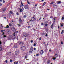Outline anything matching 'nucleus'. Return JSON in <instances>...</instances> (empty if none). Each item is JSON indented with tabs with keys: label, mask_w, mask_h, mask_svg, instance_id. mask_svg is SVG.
Segmentation results:
<instances>
[{
	"label": "nucleus",
	"mask_w": 64,
	"mask_h": 64,
	"mask_svg": "<svg viewBox=\"0 0 64 64\" xmlns=\"http://www.w3.org/2000/svg\"><path fill=\"white\" fill-rule=\"evenodd\" d=\"M20 49L23 51H24L26 49V47L25 46H22L20 47Z\"/></svg>",
	"instance_id": "nucleus-1"
},
{
	"label": "nucleus",
	"mask_w": 64,
	"mask_h": 64,
	"mask_svg": "<svg viewBox=\"0 0 64 64\" xmlns=\"http://www.w3.org/2000/svg\"><path fill=\"white\" fill-rule=\"evenodd\" d=\"M12 35L14 37L13 38V39H15V38L16 37V36H17V34L16 32H14L13 33Z\"/></svg>",
	"instance_id": "nucleus-2"
},
{
	"label": "nucleus",
	"mask_w": 64,
	"mask_h": 64,
	"mask_svg": "<svg viewBox=\"0 0 64 64\" xmlns=\"http://www.w3.org/2000/svg\"><path fill=\"white\" fill-rule=\"evenodd\" d=\"M12 30L13 32H14V33L15 32H16V30H15V29L14 28L13 26H12Z\"/></svg>",
	"instance_id": "nucleus-3"
},
{
	"label": "nucleus",
	"mask_w": 64,
	"mask_h": 64,
	"mask_svg": "<svg viewBox=\"0 0 64 64\" xmlns=\"http://www.w3.org/2000/svg\"><path fill=\"white\" fill-rule=\"evenodd\" d=\"M19 51L18 50H16L15 52V54L16 55H18L19 54Z\"/></svg>",
	"instance_id": "nucleus-4"
},
{
	"label": "nucleus",
	"mask_w": 64,
	"mask_h": 64,
	"mask_svg": "<svg viewBox=\"0 0 64 64\" xmlns=\"http://www.w3.org/2000/svg\"><path fill=\"white\" fill-rule=\"evenodd\" d=\"M6 32L8 34H10L11 33V32L9 30H6Z\"/></svg>",
	"instance_id": "nucleus-5"
},
{
	"label": "nucleus",
	"mask_w": 64,
	"mask_h": 64,
	"mask_svg": "<svg viewBox=\"0 0 64 64\" xmlns=\"http://www.w3.org/2000/svg\"><path fill=\"white\" fill-rule=\"evenodd\" d=\"M23 36L24 37H27V34L24 32L23 33Z\"/></svg>",
	"instance_id": "nucleus-6"
},
{
	"label": "nucleus",
	"mask_w": 64,
	"mask_h": 64,
	"mask_svg": "<svg viewBox=\"0 0 64 64\" xmlns=\"http://www.w3.org/2000/svg\"><path fill=\"white\" fill-rule=\"evenodd\" d=\"M14 38L12 37V36L11 35H10L8 37V39L10 40L12 39H13Z\"/></svg>",
	"instance_id": "nucleus-7"
},
{
	"label": "nucleus",
	"mask_w": 64,
	"mask_h": 64,
	"mask_svg": "<svg viewBox=\"0 0 64 64\" xmlns=\"http://www.w3.org/2000/svg\"><path fill=\"white\" fill-rule=\"evenodd\" d=\"M31 20L32 21H34V20H36V18H34V17H33L31 18Z\"/></svg>",
	"instance_id": "nucleus-8"
},
{
	"label": "nucleus",
	"mask_w": 64,
	"mask_h": 64,
	"mask_svg": "<svg viewBox=\"0 0 64 64\" xmlns=\"http://www.w3.org/2000/svg\"><path fill=\"white\" fill-rule=\"evenodd\" d=\"M25 9H28V6L27 5H26L24 6Z\"/></svg>",
	"instance_id": "nucleus-9"
},
{
	"label": "nucleus",
	"mask_w": 64,
	"mask_h": 64,
	"mask_svg": "<svg viewBox=\"0 0 64 64\" xmlns=\"http://www.w3.org/2000/svg\"><path fill=\"white\" fill-rule=\"evenodd\" d=\"M43 53H44V51H43V50H42L40 52V54L41 55H42Z\"/></svg>",
	"instance_id": "nucleus-10"
},
{
	"label": "nucleus",
	"mask_w": 64,
	"mask_h": 64,
	"mask_svg": "<svg viewBox=\"0 0 64 64\" xmlns=\"http://www.w3.org/2000/svg\"><path fill=\"white\" fill-rule=\"evenodd\" d=\"M19 44L20 45L22 46L23 44V42H20Z\"/></svg>",
	"instance_id": "nucleus-11"
},
{
	"label": "nucleus",
	"mask_w": 64,
	"mask_h": 64,
	"mask_svg": "<svg viewBox=\"0 0 64 64\" xmlns=\"http://www.w3.org/2000/svg\"><path fill=\"white\" fill-rule=\"evenodd\" d=\"M5 11H6V10H5V8L3 9L2 12V13H4V12H5Z\"/></svg>",
	"instance_id": "nucleus-12"
},
{
	"label": "nucleus",
	"mask_w": 64,
	"mask_h": 64,
	"mask_svg": "<svg viewBox=\"0 0 64 64\" xmlns=\"http://www.w3.org/2000/svg\"><path fill=\"white\" fill-rule=\"evenodd\" d=\"M54 8H57V6L55 4L54 5Z\"/></svg>",
	"instance_id": "nucleus-13"
},
{
	"label": "nucleus",
	"mask_w": 64,
	"mask_h": 64,
	"mask_svg": "<svg viewBox=\"0 0 64 64\" xmlns=\"http://www.w3.org/2000/svg\"><path fill=\"white\" fill-rule=\"evenodd\" d=\"M58 56V55H57V54H56L54 55V57L55 58H57Z\"/></svg>",
	"instance_id": "nucleus-14"
},
{
	"label": "nucleus",
	"mask_w": 64,
	"mask_h": 64,
	"mask_svg": "<svg viewBox=\"0 0 64 64\" xmlns=\"http://www.w3.org/2000/svg\"><path fill=\"white\" fill-rule=\"evenodd\" d=\"M19 21L20 22V23H21V22H22V20H21V19L20 18L19 19Z\"/></svg>",
	"instance_id": "nucleus-15"
},
{
	"label": "nucleus",
	"mask_w": 64,
	"mask_h": 64,
	"mask_svg": "<svg viewBox=\"0 0 64 64\" xmlns=\"http://www.w3.org/2000/svg\"><path fill=\"white\" fill-rule=\"evenodd\" d=\"M11 23H14V20H12V22H11Z\"/></svg>",
	"instance_id": "nucleus-16"
},
{
	"label": "nucleus",
	"mask_w": 64,
	"mask_h": 64,
	"mask_svg": "<svg viewBox=\"0 0 64 64\" xmlns=\"http://www.w3.org/2000/svg\"><path fill=\"white\" fill-rule=\"evenodd\" d=\"M18 62H14V64H18Z\"/></svg>",
	"instance_id": "nucleus-17"
},
{
	"label": "nucleus",
	"mask_w": 64,
	"mask_h": 64,
	"mask_svg": "<svg viewBox=\"0 0 64 64\" xmlns=\"http://www.w3.org/2000/svg\"><path fill=\"white\" fill-rule=\"evenodd\" d=\"M14 48H18V46L17 44H16L14 46Z\"/></svg>",
	"instance_id": "nucleus-18"
},
{
	"label": "nucleus",
	"mask_w": 64,
	"mask_h": 64,
	"mask_svg": "<svg viewBox=\"0 0 64 64\" xmlns=\"http://www.w3.org/2000/svg\"><path fill=\"white\" fill-rule=\"evenodd\" d=\"M10 14H14V13L12 12V11L11 10H10Z\"/></svg>",
	"instance_id": "nucleus-19"
},
{
	"label": "nucleus",
	"mask_w": 64,
	"mask_h": 64,
	"mask_svg": "<svg viewBox=\"0 0 64 64\" xmlns=\"http://www.w3.org/2000/svg\"><path fill=\"white\" fill-rule=\"evenodd\" d=\"M50 60H48V64H50Z\"/></svg>",
	"instance_id": "nucleus-20"
},
{
	"label": "nucleus",
	"mask_w": 64,
	"mask_h": 64,
	"mask_svg": "<svg viewBox=\"0 0 64 64\" xmlns=\"http://www.w3.org/2000/svg\"><path fill=\"white\" fill-rule=\"evenodd\" d=\"M33 47H32V46H31V47L30 50H32L33 51Z\"/></svg>",
	"instance_id": "nucleus-21"
},
{
	"label": "nucleus",
	"mask_w": 64,
	"mask_h": 64,
	"mask_svg": "<svg viewBox=\"0 0 64 64\" xmlns=\"http://www.w3.org/2000/svg\"><path fill=\"white\" fill-rule=\"evenodd\" d=\"M32 52H33V50H30V52H29V53L30 54L31 53H32Z\"/></svg>",
	"instance_id": "nucleus-22"
},
{
	"label": "nucleus",
	"mask_w": 64,
	"mask_h": 64,
	"mask_svg": "<svg viewBox=\"0 0 64 64\" xmlns=\"http://www.w3.org/2000/svg\"><path fill=\"white\" fill-rule=\"evenodd\" d=\"M27 16H26V15H24L23 16V18H26V17Z\"/></svg>",
	"instance_id": "nucleus-23"
},
{
	"label": "nucleus",
	"mask_w": 64,
	"mask_h": 64,
	"mask_svg": "<svg viewBox=\"0 0 64 64\" xmlns=\"http://www.w3.org/2000/svg\"><path fill=\"white\" fill-rule=\"evenodd\" d=\"M9 28V26L8 25H7L6 26V28Z\"/></svg>",
	"instance_id": "nucleus-24"
},
{
	"label": "nucleus",
	"mask_w": 64,
	"mask_h": 64,
	"mask_svg": "<svg viewBox=\"0 0 64 64\" xmlns=\"http://www.w3.org/2000/svg\"><path fill=\"white\" fill-rule=\"evenodd\" d=\"M54 2H51L50 4H53L54 3Z\"/></svg>",
	"instance_id": "nucleus-25"
},
{
	"label": "nucleus",
	"mask_w": 64,
	"mask_h": 64,
	"mask_svg": "<svg viewBox=\"0 0 64 64\" xmlns=\"http://www.w3.org/2000/svg\"><path fill=\"white\" fill-rule=\"evenodd\" d=\"M64 24V23H62L61 25H60V26L61 27H63V24Z\"/></svg>",
	"instance_id": "nucleus-26"
},
{
	"label": "nucleus",
	"mask_w": 64,
	"mask_h": 64,
	"mask_svg": "<svg viewBox=\"0 0 64 64\" xmlns=\"http://www.w3.org/2000/svg\"><path fill=\"white\" fill-rule=\"evenodd\" d=\"M20 12H22L23 11V10L21 8H20Z\"/></svg>",
	"instance_id": "nucleus-27"
},
{
	"label": "nucleus",
	"mask_w": 64,
	"mask_h": 64,
	"mask_svg": "<svg viewBox=\"0 0 64 64\" xmlns=\"http://www.w3.org/2000/svg\"><path fill=\"white\" fill-rule=\"evenodd\" d=\"M63 32H64V30H62V32H61V34H63V33H64Z\"/></svg>",
	"instance_id": "nucleus-28"
},
{
	"label": "nucleus",
	"mask_w": 64,
	"mask_h": 64,
	"mask_svg": "<svg viewBox=\"0 0 64 64\" xmlns=\"http://www.w3.org/2000/svg\"><path fill=\"white\" fill-rule=\"evenodd\" d=\"M57 4H60L61 3V1H59L58 2H57Z\"/></svg>",
	"instance_id": "nucleus-29"
},
{
	"label": "nucleus",
	"mask_w": 64,
	"mask_h": 64,
	"mask_svg": "<svg viewBox=\"0 0 64 64\" xmlns=\"http://www.w3.org/2000/svg\"><path fill=\"white\" fill-rule=\"evenodd\" d=\"M2 47H0V51H2Z\"/></svg>",
	"instance_id": "nucleus-30"
},
{
	"label": "nucleus",
	"mask_w": 64,
	"mask_h": 64,
	"mask_svg": "<svg viewBox=\"0 0 64 64\" xmlns=\"http://www.w3.org/2000/svg\"><path fill=\"white\" fill-rule=\"evenodd\" d=\"M8 55H11V52H10L8 53Z\"/></svg>",
	"instance_id": "nucleus-31"
},
{
	"label": "nucleus",
	"mask_w": 64,
	"mask_h": 64,
	"mask_svg": "<svg viewBox=\"0 0 64 64\" xmlns=\"http://www.w3.org/2000/svg\"><path fill=\"white\" fill-rule=\"evenodd\" d=\"M9 25L10 26H12V24H11V23H9Z\"/></svg>",
	"instance_id": "nucleus-32"
},
{
	"label": "nucleus",
	"mask_w": 64,
	"mask_h": 64,
	"mask_svg": "<svg viewBox=\"0 0 64 64\" xmlns=\"http://www.w3.org/2000/svg\"><path fill=\"white\" fill-rule=\"evenodd\" d=\"M18 26V27H21V25L20 24H19Z\"/></svg>",
	"instance_id": "nucleus-33"
},
{
	"label": "nucleus",
	"mask_w": 64,
	"mask_h": 64,
	"mask_svg": "<svg viewBox=\"0 0 64 64\" xmlns=\"http://www.w3.org/2000/svg\"><path fill=\"white\" fill-rule=\"evenodd\" d=\"M21 4L22 5V6H24V5L23 4V3H22V2H21Z\"/></svg>",
	"instance_id": "nucleus-34"
},
{
	"label": "nucleus",
	"mask_w": 64,
	"mask_h": 64,
	"mask_svg": "<svg viewBox=\"0 0 64 64\" xmlns=\"http://www.w3.org/2000/svg\"><path fill=\"white\" fill-rule=\"evenodd\" d=\"M52 59H53V60H55V59H56V58H52Z\"/></svg>",
	"instance_id": "nucleus-35"
},
{
	"label": "nucleus",
	"mask_w": 64,
	"mask_h": 64,
	"mask_svg": "<svg viewBox=\"0 0 64 64\" xmlns=\"http://www.w3.org/2000/svg\"><path fill=\"white\" fill-rule=\"evenodd\" d=\"M3 36H4V38H5L6 37H7V36H6L5 35H4Z\"/></svg>",
	"instance_id": "nucleus-36"
},
{
	"label": "nucleus",
	"mask_w": 64,
	"mask_h": 64,
	"mask_svg": "<svg viewBox=\"0 0 64 64\" xmlns=\"http://www.w3.org/2000/svg\"><path fill=\"white\" fill-rule=\"evenodd\" d=\"M45 26H48V24H45Z\"/></svg>",
	"instance_id": "nucleus-37"
},
{
	"label": "nucleus",
	"mask_w": 64,
	"mask_h": 64,
	"mask_svg": "<svg viewBox=\"0 0 64 64\" xmlns=\"http://www.w3.org/2000/svg\"><path fill=\"white\" fill-rule=\"evenodd\" d=\"M30 42L31 43H33V40H31L30 41Z\"/></svg>",
	"instance_id": "nucleus-38"
},
{
	"label": "nucleus",
	"mask_w": 64,
	"mask_h": 64,
	"mask_svg": "<svg viewBox=\"0 0 64 64\" xmlns=\"http://www.w3.org/2000/svg\"><path fill=\"white\" fill-rule=\"evenodd\" d=\"M5 62L7 63H8V61L7 60H6L5 61Z\"/></svg>",
	"instance_id": "nucleus-39"
},
{
	"label": "nucleus",
	"mask_w": 64,
	"mask_h": 64,
	"mask_svg": "<svg viewBox=\"0 0 64 64\" xmlns=\"http://www.w3.org/2000/svg\"><path fill=\"white\" fill-rule=\"evenodd\" d=\"M64 17H62V20H64Z\"/></svg>",
	"instance_id": "nucleus-40"
},
{
	"label": "nucleus",
	"mask_w": 64,
	"mask_h": 64,
	"mask_svg": "<svg viewBox=\"0 0 64 64\" xmlns=\"http://www.w3.org/2000/svg\"><path fill=\"white\" fill-rule=\"evenodd\" d=\"M10 62H13V60H10Z\"/></svg>",
	"instance_id": "nucleus-41"
},
{
	"label": "nucleus",
	"mask_w": 64,
	"mask_h": 64,
	"mask_svg": "<svg viewBox=\"0 0 64 64\" xmlns=\"http://www.w3.org/2000/svg\"><path fill=\"white\" fill-rule=\"evenodd\" d=\"M53 18V17L52 16H51L50 17V18H51V19H52Z\"/></svg>",
	"instance_id": "nucleus-42"
},
{
	"label": "nucleus",
	"mask_w": 64,
	"mask_h": 64,
	"mask_svg": "<svg viewBox=\"0 0 64 64\" xmlns=\"http://www.w3.org/2000/svg\"><path fill=\"white\" fill-rule=\"evenodd\" d=\"M26 38H25L24 39V41H26Z\"/></svg>",
	"instance_id": "nucleus-43"
},
{
	"label": "nucleus",
	"mask_w": 64,
	"mask_h": 64,
	"mask_svg": "<svg viewBox=\"0 0 64 64\" xmlns=\"http://www.w3.org/2000/svg\"><path fill=\"white\" fill-rule=\"evenodd\" d=\"M3 31H4V30H1V32H3Z\"/></svg>",
	"instance_id": "nucleus-44"
},
{
	"label": "nucleus",
	"mask_w": 64,
	"mask_h": 64,
	"mask_svg": "<svg viewBox=\"0 0 64 64\" xmlns=\"http://www.w3.org/2000/svg\"><path fill=\"white\" fill-rule=\"evenodd\" d=\"M36 56H39V54H37Z\"/></svg>",
	"instance_id": "nucleus-45"
},
{
	"label": "nucleus",
	"mask_w": 64,
	"mask_h": 64,
	"mask_svg": "<svg viewBox=\"0 0 64 64\" xmlns=\"http://www.w3.org/2000/svg\"><path fill=\"white\" fill-rule=\"evenodd\" d=\"M25 58L26 59V58H27V56H25Z\"/></svg>",
	"instance_id": "nucleus-46"
},
{
	"label": "nucleus",
	"mask_w": 64,
	"mask_h": 64,
	"mask_svg": "<svg viewBox=\"0 0 64 64\" xmlns=\"http://www.w3.org/2000/svg\"><path fill=\"white\" fill-rule=\"evenodd\" d=\"M16 14L17 15H19V13H18V12L16 13Z\"/></svg>",
	"instance_id": "nucleus-47"
},
{
	"label": "nucleus",
	"mask_w": 64,
	"mask_h": 64,
	"mask_svg": "<svg viewBox=\"0 0 64 64\" xmlns=\"http://www.w3.org/2000/svg\"><path fill=\"white\" fill-rule=\"evenodd\" d=\"M34 46H36V44L35 43L34 44Z\"/></svg>",
	"instance_id": "nucleus-48"
},
{
	"label": "nucleus",
	"mask_w": 64,
	"mask_h": 64,
	"mask_svg": "<svg viewBox=\"0 0 64 64\" xmlns=\"http://www.w3.org/2000/svg\"><path fill=\"white\" fill-rule=\"evenodd\" d=\"M41 19V18H40V19L39 20H38V21H39V20H40Z\"/></svg>",
	"instance_id": "nucleus-49"
},
{
	"label": "nucleus",
	"mask_w": 64,
	"mask_h": 64,
	"mask_svg": "<svg viewBox=\"0 0 64 64\" xmlns=\"http://www.w3.org/2000/svg\"><path fill=\"white\" fill-rule=\"evenodd\" d=\"M46 37H47L48 36V34H46Z\"/></svg>",
	"instance_id": "nucleus-50"
},
{
	"label": "nucleus",
	"mask_w": 64,
	"mask_h": 64,
	"mask_svg": "<svg viewBox=\"0 0 64 64\" xmlns=\"http://www.w3.org/2000/svg\"><path fill=\"white\" fill-rule=\"evenodd\" d=\"M2 44V43L1 42V41L0 40V45H1Z\"/></svg>",
	"instance_id": "nucleus-51"
},
{
	"label": "nucleus",
	"mask_w": 64,
	"mask_h": 64,
	"mask_svg": "<svg viewBox=\"0 0 64 64\" xmlns=\"http://www.w3.org/2000/svg\"><path fill=\"white\" fill-rule=\"evenodd\" d=\"M44 5H45L46 4V2H44Z\"/></svg>",
	"instance_id": "nucleus-52"
},
{
	"label": "nucleus",
	"mask_w": 64,
	"mask_h": 64,
	"mask_svg": "<svg viewBox=\"0 0 64 64\" xmlns=\"http://www.w3.org/2000/svg\"><path fill=\"white\" fill-rule=\"evenodd\" d=\"M36 48H34V50H36Z\"/></svg>",
	"instance_id": "nucleus-53"
},
{
	"label": "nucleus",
	"mask_w": 64,
	"mask_h": 64,
	"mask_svg": "<svg viewBox=\"0 0 64 64\" xmlns=\"http://www.w3.org/2000/svg\"><path fill=\"white\" fill-rule=\"evenodd\" d=\"M41 25H44V24H43V23H42L41 24Z\"/></svg>",
	"instance_id": "nucleus-54"
},
{
	"label": "nucleus",
	"mask_w": 64,
	"mask_h": 64,
	"mask_svg": "<svg viewBox=\"0 0 64 64\" xmlns=\"http://www.w3.org/2000/svg\"><path fill=\"white\" fill-rule=\"evenodd\" d=\"M51 51H52V50H50L49 51V52H51Z\"/></svg>",
	"instance_id": "nucleus-55"
},
{
	"label": "nucleus",
	"mask_w": 64,
	"mask_h": 64,
	"mask_svg": "<svg viewBox=\"0 0 64 64\" xmlns=\"http://www.w3.org/2000/svg\"><path fill=\"white\" fill-rule=\"evenodd\" d=\"M61 44L62 45L63 44V42H61Z\"/></svg>",
	"instance_id": "nucleus-56"
},
{
	"label": "nucleus",
	"mask_w": 64,
	"mask_h": 64,
	"mask_svg": "<svg viewBox=\"0 0 64 64\" xmlns=\"http://www.w3.org/2000/svg\"><path fill=\"white\" fill-rule=\"evenodd\" d=\"M28 4H30V2H28Z\"/></svg>",
	"instance_id": "nucleus-57"
},
{
	"label": "nucleus",
	"mask_w": 64,
	"mask_h": 64,
	"mask_svg": "<svg viewBox=\"0 0 64 64\" xmlns=\"http://www.w3.org/2000/svg\"><path fill=\"white\" fill-rule=\"evenodd\" d=\"M35 6H37V4H36L35 5Z\"/></svg>",
	"instance_id": "nucleus-58"
},
{
	"label": "nucleus",
	"mask_w": 64,
	"mask_h": 64,
	"mask_svg": "<svg viewBox=\"0 0 64 64\" xmlns=\"http://www.w3.org/2000/svg\"><path fill=\"white\" fill-rule=\"evenodd\" d=\"M30 26H29L28 27V28H30Z\"/></svg>",
	"instance_id": "nucleus-59"
},
{
	"label": "nucleus",
	"mask_w": 64,
	"mask_h": 64,
	"mask_svg": "<svg viewBox=\"0 0 64 64\" xmlns=\"http://www.w3.org/2000/svg\"><path fill=\"white\" fill-rule=\"evenodd\" d=\"M41 40V38H40V40Z\"/></svg>",
	"instance_id": "nucleus-60"
},
{
	"label": "nucleus",
	"mask_w": 64,
	"mask_h": 64,
	"mask_svg": "<svg viewBox=\"0 0 64 64\" xmlns=\"http://www.w3.org/2000/svg\"><path fill=\"white\" fill-rule=\"evenodd\" d=\"M54 21H55V20H56L55 18H54L53 19V20H54Z\"/></svg>",
	"instance_id": "nucleus-61"
},
{
	"label": "nucleus",
	"mask_w": 64,
	"mask_h": 64,
	"mask_svg": "<svg viewBox=\"0 0 64 64\" xmlns=\"http://www.w3.org/2000/svg\"><path fill=\"white\" fill-rule=\"evenodd\" d=\"M22 9H23V10H24V8H22Z\"/></svg>",
	"instance_id": "nucleus-62"
},
{
	"label": "nucleus",
	"mask_w": 64,
	"mask_h": 64,
	"mask_svg": "<svg viewBox=\"0 0 64 64\" xmlns=\"http://www.w3.org/2000/svg\"><path fill=\"white\" fill-rule=\"evenodd\" d=\"M20 7H22V5L20 6Z\"/></svg>",
	"instance_id": "nucleus-63"
},
{
	"label": "nucleus",
	"mask_w": 64,
	"mask_h": 64,
	"mask_svg": "<svg viewBox=\"0 0 64 64\" xmlns=\"http://www.w3.org/2000/svg\"><path fill=\"white\" fill-rule=\"evenodd\" d=\"M5 1H4V0H3V3H5Z\"/></svg>",
	"instance_id": "nucleus-64"
}]
</instances>
